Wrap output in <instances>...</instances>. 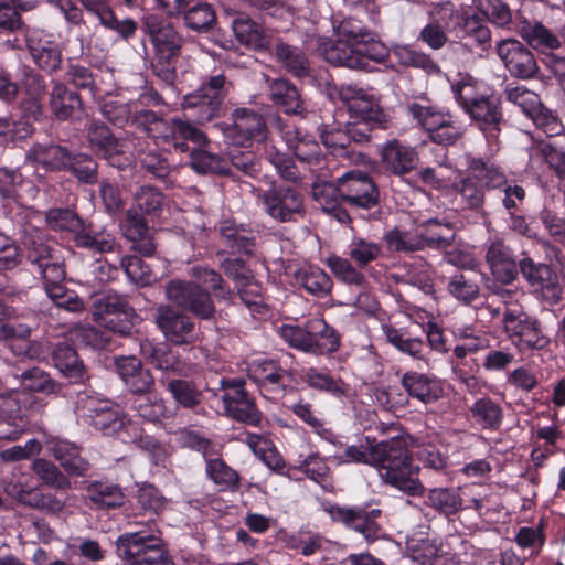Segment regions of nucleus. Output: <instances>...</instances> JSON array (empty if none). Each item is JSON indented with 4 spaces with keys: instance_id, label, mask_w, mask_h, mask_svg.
Returning a JSON list of instances; mask_svg holds the SVG:
<instances>
[{
    "instance_id": "nucleus-57",
    "label": "nucleus",
    "mask_w": 565,
    "mask_h": 565,
    "mask_svg": "<svg viewBox=\"0 0 565 565\" xmlns=\"http://www.w3.org/2000/svg\"><path fill=\"white\" fill-rule=\"evenodd\" d=\"M32 469L43 483L50 488L56 490H70L72 488L70 478L57 466L46 459L39 458L34 460Z\"/></svg>"
},
{
    "instance_id": "nucleus-64",
    "label": "nucleus",
    "mask_w": 565,
    "mask_h": 565,
    "mask_svg": "<svg viewBox=\"0 0 565 565\" xmlns=\"http://www.w3.org/2000/svg\"><path fill=\"white\" fill-rule=\"evenodd\" d=\"M448 292L457 300L469 303L479 296V285L470 276L456 274L450 277L447 285Z\"/></svg>"
},
{
    "instance_id": "nucleus-19",
    "label": "nucleus",
    "mask_w": 565,
    "mask_h": 565,
    "mask_svg": "<svg viewBox=\"0 0 565 565\" xmlns=\"http://www.w3.org/2000/svg\"><path fill=\"white\" fill-rule=\"evenodd\" d=\"M328 512L333 521L360 533L367 542H374L382 536V526L367 518L365 507L333 505Z\"/></svg>"
},
{
    "instance_id": "nucleus-8",
    "label": "nucleus",
    "mask_w": 565,
    "mask_h": 565,
    "mask_svg": "<svg viewBox=\"0 0 565 565\" xmlns=\"http://www.w3.org/2000/svg\"><path fill=\"white\" fill-rule=\"evenodd\" d=\"M340 201L351 211H369L380 204V191L365 172L352 170L339 178Z\"/></svg>"
},
{
    "instance_id": "nucleus-49",
    "label": "nucleus",
    "mask_w": 565,
    "mask_h": 565,
    "mask_svg": "<svg viewBox=\"0 0 565 565\" xmlns=\"http://www.w3.org/2000/svg\"><path fill=\"white\" fill-rule=\"evenodd\" d=\"M386 247L393 253H414L424 250L422 236L419 228L416 227L413 231H404L399 228H393L385 233L383 237Z\"/></svg>"
},
{
    "instance_id": "nucleus-28",
    "label": "nucleus",
    "mask_w": 565,
    "mask_h": 565,
    "mask_svg": "<svg viewBox=\"0 0 565 565\" xmlns=\"http://www.w3.org/2000/svg\"><path fill=\"white\" fill-rule=\"evenodd\" d=\"M218 233L222 244L232 254L250 255L255 247V233L244 224H237L233 220H225L220 223Z\"/></svg>"
},
{
    "instance_id": "nucleus-18",
    "label": "nucleus",
    "mask_w": 565,
    "mask_h": 565,
    "mask_svg": "<svg viewBox=\"0 0 565 565\" xmlns=\"http://www.w3.org/2000/svg\"><path fill=\"white\" fill-rule=\"evenodd\" d=\"M232 30L236 41L256 52H266L270 49L275 33L249 18L239 14L232 20Z\"/></svg>"
},
{
    "instance_id": "nucleus-35",
    "label": "nucleus",
    "mask_w": 565,
    "mask_h": 565,
    "mask_svg": "<svg viewBox=\"0 0 565 565\" xmlns=\"http://www.w3.org/2000/svg\"><path fill=\"white\" fill-rule=\"evenodd\" d=\"M86 138L89 148L108 162L120 152L118 139L103 122L92 121L87 127Z\"/></svg>"
},
{
    "instance_id": "nucleus-60",
    "label": "nucleus",
    "mask_w": 565,
    "mask_h": 565,
    "mask_svg": "<svg viewBox=\"0 0 565 565\" xmlns=\"http://www.w3.org/2000/svg\"><path fill=\"white\" fill-rule=\"evenodd\" d=\"M196 146L190 151V167L198 173H226L225 161Z\"/></svg>"
},
{
    "instance_id": "nucleus-37",
    "label": "nucleus",
    "mask_w": 565,
    "mask_h": 565,
    "mask_svg": "<svg viewBox=\"0 0 565 565\" xmlns=\"http://www.w3.org/2000/svg\"><path fill=\"white\" fill-rule=\"evenodd\" d=\"M24 431V420L15 399L0 397V440H15Z\"/></svg>"
},
{
    "instance_id": "nucleus-21",
    "label": "nucleus",
    "mask_w": 565,
    "mask_h": 565,
    "mask_svg": "<svg viewBox=\"0 0 565 565\" xmlns=\"http://www.w3.org/2000/svg\"><path fill=\"white\" fill-rule=\"evenodd\" d=\"M120 228L122 235L132 243L136 252L145 256H151L156 252L152 234L137 209L130 207L126 211Z\"/></svg>"
},
{
    "instance_id": "nucleus-5",
    "label": "nucleus",
    "mask_w": 565,
    "mask_h": 565,
    "mask_svg": "<svg viewBox=\"0 0 565 565\" xmlns=\"http://www.w3.org/2000/svg\"><path fill=\"white\" fill-rule=\"evenodd\" d=\"M75 411L79 417L104 435H120L130 426L126 416L110 401L102 399L86 391L77 393Z\"/></svg>"
},
{
    "instance_id": "nucleus-51",
    "label": "nucleus",
    "mask_w": 565,
    "mask_h": 565,
    "mask_svg": "<svg viewBox=\"0 0 565 565\" xmlns=\"http://www.w3.org/2000/svg\"><path fill=\"white\" fill-rule=\"evenodd\" d=\"M167 391L177 404L184 408H194L203 399V392L194 381L172 379L167 383Z\"/></svg>"
},
{
    "instance_id": "nucleus-2",
    "label": "nucleus",
    "mask_w": 565,
    "mask_h": 565,
    "mask_svg": "<svg viewBox=\"0 0 565 565\" xmlns=\"http://www.w3.org/2000/svg\"><path fill=\"white\" fill-rule=\"evenodd\" d=\"M342 462L373 466L377 468L385 483L409 495L423 494L425 490L417 477L419 467L412 465L407 443L402 437H394L369 447L348 446Z\"/></svg>"
},
{
    "instance_id": "nucleus-31",
    "label": "nucleus",
    "mask_w": 565,
    "mask_h": 565,
    "mask_svg": "<svg viewBox=\"0 0 565 565\" xmlns=\"http://www.w3.org/2000/svg\"><path fill=\"white\" fill-rule=\"evenodd\" d=\"M52 359L56 369L70 382L81 383L88 380V372L71 344L66 342L56 343L52 350Z\"/></svg>"
},
{
    "instance_id": "nucleus-23",
    "label": "nucleus",
    "mask_w": 565,
    "mask_h": 565,
    "mask_svg": "<svg viewBox=\"0 0 565 565\" xmlns=\"http://www.w3.org/2000/svg\"><path fill=\"white\" fill-rule=\"evenodd\" d=\"M268 95L271 103L287 115L305 117L308 113L306 100L296 85L288 79H273L268 85Z\"/></svg>"
},
{
    "instance_id": "nucleus-40",
    "label": "nucleus",
    "mask_w": 565,
    "mask_h": 565,
    "mask_svg": "<svg viewBox=\"0 0 565 565\" xmlns=\"http://www.w3.org/2000/svg\"><path fill=\"white\" fill-rule=\"evenodd\" d=\"M50 109L60 120L68 119L75 110L82 108L77 93L70 90L63 83L55 82L50 93Z\"/></svg>"
},
{
    "instance_id": "nucleus-46",
    "label": "nucleus",
    "mask_w": 565,
    "mask_h": 565,
    "mask_svg": "<svg viewBox=\"0 0 565 565\" xmlns=\"http://www.w3.org/2000/svg\"><path fill=\"white\" fill-rule=\"evenodd\" d=\"M427 504L447 518L462 510V498L459 488L437 487L428 491Z\"/></svg>"
},
{
    "instance_id": "nucleus-4",
    "label": "nucleus",
    "mask_w": 565,
    "mask_h": 565,
    "mask_svg": "<svg viewBox=\"0 0 565 565\" xmlns=\"http://www.w3.org/2000/svg\"><path fill=\"white\" fill-rule=\"evenodd\" d=\"M115 544L118 557L129 565H174L161 537L147 531L126 532Z\"/></svg>"
},
{
    "instance_id": "nucleus-32",
    "label": "nucleus",
    "mask_w": 565,
    "mask_h": 565,
    "mask_svg": "<svg viewBox=\"0 0 565 565\" xmlns=\"http://www.w3.org/2000/svg\"><path fill=\"white\" fill-rule=\"evenodd\" d=\"M36 6L35 0H9V2L0 0V34H25L28 26L20 11H32Z\"/></svg>"
},
{
    "instance_id": "nucleus-3",
    "label": "nucleus",
    "mask_w": 565,
    "mask_h": 565,
    "mask_svg": "<svg viewBox=\"0 0 565 565\" xmlns=\"http://www.w3.org/2000/svg\"><path fill=\"white\" fill-rule=\"evenodd\" d=\"M468 175L452 183L465 207L479 212L484 203L486 189L505 185V175L495 166L481 158L468 157Z\"/></svg>"
},
{
    "instance_id": "nucleus-24",
    "label": "nucleus",
    "mask_w": 565,
    "mask_h": 565,
    "mask_svg": "<svg viewBox=\"0 0 565 565\" xmlns=\"http://www.w3.org/2000/svg\"><path fill=\"white\" fill-rule=\"evenodd\" d=\"M83 490L90 505L97 510H113L124 505L125 493L119 484L94 480L83 482Z\"/></svg>"
},
{
    "instance_id": "nucleus-14",
    "label": "nucleus",
    "mask_w": 565,
    "mask_h": 565,
    "mask_svg": "<svg viewBox=\"0 0 565 565\" xmlns=\"http://www.w3.org/2000/svg\"><path fill=\"white\" fill-rule=\"evenodd\" d=\"M518 269L534 291L541 292L547 302L554 305L561 300L562 287L558 277L548 265L524 257L519 262Z\"/></svg>"
},
{
    "instance_id": "nucleus-16",
    "label": "nucleus",
    "mask_w": 565,
    "mask_h": 565,
    "mask_svg": "<svg viewBox=\"0 0 565 565\" xmlns=\"http://www.w3.org/2000/svg\"><path fill=\"white\" fill-rule=\"evenodd\" d=\"M142 32L149 38L153 51H181L184 38L179 33L171 17L149 13L142 18Z\"/></svg>"
},
{
    "instance_id": "nucleus-36",
    "label": "nucleus",
    "mask_w": 565,
    "mask_h": 565,
    "mask_svg": "<svg viewBox=\"0 0 565 565\" xmlns=\"http://www.w3.org/2000/svg\"><path fill=\"white\" fill-rule=\"evenodd\" d=\"M140 354L153 367L166 372H180L179 356L167 343H152L145 339L139 343Z\"/></svg>"
},
{
    "instance_id": "nucleus-63",
    "label": "nucleus",
    "mask_w": 565,
    "mask_h": 565,
    "mask_svg": "<svg viewBox=\"0 0 565 565\" xmlns=\"http://www.w3.org/2000/svg\"><path fill=\"white\" fill-rule=\"evenodd\" d=\"M408 113L429 132V137L451 117L450 114L437 111L417 103L408 106Z\"/></svg>"
},
{
    "instance_id": "nucleus-20",
    "label": "nucleus",
    "mask_w": 565,
    "mask_h": 565,
    "mask_svg": "<svg viewBox=\"0 0 565 565\" xmlns=\"http://www.w3.org/2000/svg\"><path fill=\"white\" fill-rule=\"evenodd\" d=\"M276 62L289 74L302 78L310 73V63L303 50L291 45L280 36H274L267 51Z\"/></svg>"
},
{
    "instance_id": "nucleus-48",
    "label": "nucleus",
    "mask_w": 565,
    "mask_h": 565,
    "mask_svg": "<svg viewBox=\"0 0 565 565\" xmlns=\"http://www.w3.org/2000/svg\"><path fill=\"white\" fill-rule=\"evenodd\" d=\"M146 140L135 138L132 140L134 150L138 154L141 167L151 173L154 178L164 181L170 174V164L162 154L156 150H146Z\"/></svg>"
},
{
    "instance_id": "nucleus-45",
    "label": "nucleus",
    "mask_w": 565,
    "mask_h": 565,
    "mask_svg": "<svg viewBox=\"0 0 565 565\" xmlns=\"http://www.w3.org/2000/svg\"><path fill=\"white\" fill-rule=\"evenodd\" d=\"M248 376L259 386H282L287 372L274 360H254L248 366Z\"/></svg>"
},
{
    "instance_id": "nucleus-41",
    "label": "nucleus",
    "mask_w": 565,
    "mask_h": 565,
    "mask_svg": "<svg viewBox=\"0 0 565 565\" xmlns=\"http://www.w3.org/2000/svg\"><path fill=\"white\" fill-rule=\"evenodd\" d=\"M418 228L424 249H446L454 243L455 232L449 223H441L430 218L419 225Z\"/></svg>"
},
{
    "instance_id": "nucleus-11",
    "label": "nucleus",
    "mask_w": 565,
    "mask_h": 565,
    "mask_svg": "<svg viewBox=\"0 0 565 565\" xmlns=\"http://www.w3.org/2000/svg\"><path fill=\"white\" fill-rule=\"evenodd\" d=\"M223 391L222 401L225 413L237 422L258 426L262 422V413L253 398L245 390V382L241 379L221 380Z\"/></svg>"
},
{
    "instance_id": "nucleus-58",
    "label": "nucleus",
    "mask_w": 565,
    "mask_h": 565,
    "mask_svg": "<svg viewBox=\"0 0 565 565\" xmlns=\"http://www.w3.org/2000/svg\"><path fill=\"white\" fill-rule=\"evenodd\" d=\"M67 170L82 183L94 184L98 181V163L90 154L70 152Z\"/></svg>"
},
{
    "instance_id": "nucleus-34",
    "label": "nucleus",
    "mask_w": 565,
    "mask_h": 565,
    "mask_svg": "<svg viewBox=\"0 0 565 565\" xmlns=\"http://www.w3.org/2000/svg\"><path fill=\"white\" fill-rule=\"evenodd\" d=\"M6 491L19 502L46 513L56 514L63 511L65 502L53 493L26 490L22 486H9Z\"/></svg>"
},
{
    "instance_id": "nucleus-54",
    "label": "nucleus",
    "mask_w": 565,
    "mask_h": 565,
    "mask_svg": "<svg viewBox=\"0 0 565 565\" xmlns=\"http://www.w3.org/2000/svg\"><path fill=\"white\" fill-rule=\"evenodd\" d=\"M182 106L199 124L209 122L222 113V107L216 102H212L196 92L186 95Z\"/></svg>"
},
{
    "instance_id": "nucleus-10",
    "label": "nucleus",
    "mask_w": 565,
    "mask_h": 565,
    "mask_svg": "<svg viewBox=\"0 0 565 565\" xmlns=\"http://www.w3.org/2000/svg\"><path fill=\"white\" fill-rule=\"evenodd\" d=\"M154 323L166 341L173 345H191L198 340L193 318L171 305H160L156 309Z\"/></svg>"
},
{
    "instance_id": "nucleus-55",
    "label": "nucleus",
    "mask_w": 565,
    "mask_h": 565,
    "mask_svg": "<svg viewBox=\"0 0 565 565\" xmlns=\"http://www.w3.org/2000/svg\"><path fill=\"white\" fill-rule=\"evenodd\" d=\"M181 51H153L150 60L152 74L163 83L171 85L177 78V60Z\"/></svg>"
},
{
    "instance_id": "nucleus-42",
    "label": "nucleus",
    "mask_w": 565,
    "mask_h": 565,
    "mask_svg": "<svg viewBox=\"0 0 565 565\" xmlns=\"http://www.w3.org/2000/svg\"><path fill=\"white\" fill-rule=\"evenodd\" d=\"M190 276L201 287L205 286L212 297L218 301H232L234 291L226 285L221 274L213 268L193 266L190 268Z\"/></svg>"
},
{
    "instance_id": "nucleus-50",
    "label": "nucleus",
    "mask_w": 565,
    "mask_h": 565,
    "mask_svg": "<svg viewBox=\"0 0 565 565\" xmlns=\"http://www.w3.org/2000/svg\"><path fill=\"white\" fill-rule=\"evenodd\" d=\"M295 278L303 289L316 297H323L331 292V278L319 267H303L296 273Z\"/></svg>"
},
{
    "instance_id": "nucleus-30",
    "label": "nucleus",
    "mask_w": 565,
    "mask_h": 565,
    "mask_svg": "<svg viewBox=\"0 0 565 565\" xmlns=\"http://www.w3.org/2000/svg\"><path fill=\"white\" fill-rule=\"evenodd\" d=\"M382 162L386 170L395 175L411 172L417 164V152L414 148L393 139L383 146Z\"/></svg>"
},
{
    "instance_id": "nucleus-39",
    "label": "nucleus",
    "mask_w": 565,
    "mask_h": 565,
    "mask_svg": "<svg viewBox=\"0 0 565 565\" xmlns=\"http://www.w3.org/2000/svg\"><path fill=\"white\" fill-rule=\"evenodd\" d=\"M164 143L171 145L178 140H190L195 146L207 142L206 136L191 122L173 117L160 129V137Z\"/></svg>"
},
{
    "instance_id": "nucleus-59",
    "label": "nucleus",
    "mask_w": 565,
    "mask_h": 565,
    "mask_svg": "<svg viewBox=\"0 0 565 565\" xmlns=\"http://www.w3.org/2000/svg\"><path fill=\"white\" fill-rule=\"evenodd\" d=\"M206 473L215 484L221 486L223 489L236 491L239 488L238 473L222 459L206 460Z\"/></svg>"
},
{
    "instance_id": "nucleus-25",
    "label": "nucleus",
    "mask_w": 565,
    "mask_h": 565,
    "mask_svg": "<svg viewBox=\"0 0 565 565\" xmlns=\"http://www.w3.org/2000/svg\"><path fill=\"white\" fill-rule=\"evenodd\" d=\"M487 264L493 277L501 284L508 285L518 276V266L510 247L501 241L489 245L486 254Z\"/></svg>"
},
{
    "instance_id": "nucleus-13",
    "label": "nucleus",
    "mask_w": 565,
    "mask_h": 565,
    "mask_svg": "<svg viewBox=\"0 0 565 565\" xmlns=\"http://www.w3.org/2000/svg\"><path fill=\"white\" fill-rule=\"evenodd\" d=\"M454 21H459L454 6L438 4L428 12V22L417 39L434 51L441 50L449 41L448 33L455 32Z\"/></svg>"
},
{
    "instance_id": "nucleus-61",
    "label": "nucleus",
    "mask_w": 565,
    "mask_h": 565,
    "mask_svg": "<svg viewBox=\"0 0 565 565\" xmlns=\"http://www.w3.org/2000/svg\"><path fill=\"white\" fill-rule=\"evenodd\" d=\"M326 264L332 274L344 284L363 287L366 282L364 275L347 258L330 256L327 258Z\"/></svg>"
},
{
    "instance_id": "nucleus-6",
    "label": "nucleus",
    "mask_w": 565,
    "mask_h": 565,
    "mask_svg": "<svg viewBox=\"0 0 565 565\" xmlns=\"http://www.w3.org/2000/svg\"><path fill=\"white\" fill-rule=\"evenodd\" d=\"M456 100L466 114L478 125L479 129L491 136L500 131L503 115L500 103L492 96H472V86L468 83L452 85Z\"/></svg>"
},
{
    "instance_id": "nucleus-56",
    "label": "nucleus",
    "mask_w": 565,
    "mask_h": 565,
    "mask_svg": "<svg viewBox=\"0 0 565 565\" xmlns=\"http://www.w3.org/2000/svg\"><path fill=\"white\" fill-rule=\"evenodd\" d=\"M183 21L186 28L193 31H206L215 22V12L207 3L194 0L184 11Z\"/></svg>"
},
{
    "instance_id": "nucleus-38",
    "label": "nucleus",
    "mask_w": 565,
    "mask_h": 565,
    "mask_svg": "<svg viewBox=\"0 0 565 565\" xmlns=\"http://www.w3.org/2000/svg\"><path fill=\"white\" fill-rule=\"evenodd\" d=\"M308 328L313 343L312 354L323 355L335 352L340 347V339L337 331L323 319L313 318L308 320Z\"/></svg>"
},
{
    "instance_id": "nucleus-17",
    "label": "nucleus",
    "mask_w": 565,
    "mask_h": 565,
    "mask_svg": "<svg viewBox=\"0 0 565 565\" xmlns=\"http://www.w3.org/2000/svg\"><path fill=\"white\" fill-rule=\"evenodd\" d=\"M232 118L233 124L222 129L228 143L235 147H246L252 139L263 136L266 124L255 110L237 108L233 111Z\"/></svg>"
},
{
    "instance_id": "nucleus-1",
    "label": "nucleus",
    "mask_w": 565,
    "mask_h": 565,
    "mask_svg": "<svg viewBox=\"0 0 565 565\" xmlns=\"http://www.w3.org/2000/svg\"><path fill=\"white\" fill-rule=\"evenodd\" d=\"M337 40L326 44L323 58L334 66L352 70H369L370 63H384L390 53L404 66L422 68L426 72L438 70L429 55L413 50L408 45L395 44L388 50L362 21L345 18L334 26Z\"/></svg>"
},
{
    "instance_id": "nucleus-62",
    "label": "nucleus",
    "mask_w": 565,
    "mask_h": 565,
    "mask_svg": "<svg viewBox=\"0 0 565 565\" xmlns=\"http://www.w3.org/2000/svg\"><path fill=\"white\" fill-rule=\"evenodd\" d=\"M45 222L54 231H65L75 235L83 218L71 209L54 207L46 212Z\"/></svg>"
},
{
    "instance_id": "nucleus-26",
    "label": "nucleus",
    "mask_w": 565,
    "mask_h": 565,
    "mask_svg": "<svg viewBox=\"0 0 565 565\" xmlns=\"http://www.w3.org/2000/svg\"><path fill=\"white\" fill-rule=\"evenodd\" d=\"M518 32L530 47L541 53L557 50L562 45L556 32L537 20L523 19L518 25Z\"/></svg>"
},
{
    "instance_id": "nucleus-7",
    "label": "nucleus",
    "mask_w": 565,
    "mask_h": 565,
    "mask_svg": "<svg viewBox=\"0 0 565 565\" xmlns=\"http://www.w3.org/2000/svg\"><path fill=\"white\" fill-rule=\"evenodd\" d=\"M166 298L201 320H212L216 307L211 292L192 280L173 279L164 286Z\"/></svg>"
},
{
    "instance_id": "nucleus-22",
    "label": "nucleus",
    "mask_w": 565,
    "mask_h": 565,
    "mask_svg": "<svg viewBox=\"0 0 565 565\" xmlns=\"http://www.w3.org/2000/svg\"><path fill=\"white\" fill-rule=\"evenodd\" d=\"M70 152L57 143H34L25 153V162L46 172L64 171L68 168Z\"/></svg>"
},
{
    "instance_id": "nucleus-12",
    "label": "nucleus",
    "mask_w": 565,
    "mask_h": 565,
    "mask_svg": "<svg viewBox=\"0 0 565 565\" xmlns=\"http://www.w3.org/2000/svg\"><path fill=\"white\" fill-rule=\"evenodd\" d=\"M495 52L512 77L531 79L540 71L534 53L516 39L501 40Z\"/></svg>"
},
{
    "instance_id": "nucleus-29",
    "label": "nucleus",
    "mask_w": 565,
    "mask_h": 565,
    "mask_svg": "<svg viewBox=\"0 0 565 565\" xmlns=\"http://www.w3.org/2000/svg\"><path fill=\"white\" fill-rule=\"evenodd\" d=\"M74 242L77 247L100 254L110 253L116 246V237L110 231L84 220L74 236Z\"/></svg>"
},
{
    "instance_id": "nucleus-33",
    "label": "nucleus",
    "mask_w": 565,
    "mask_h": 565,
    "mask_svg": "<svg viewBox=\"0 0 565 565\" xmlns=\"http://www.w3.org/2000/svg\"><path fill=\"white\" fill-rule=\"evenodd\" d=\"M221 269L226 277L235 282V287L237 288V292L242 301L247 306L256 303V301L247 299V295H258L259 286L253 281L249 269L244 260L241 258H226L221 263Z\"/></svg>"
},
{
    "instance_id": "nucleus-27",
    "label": "nucleus",
    "mask_w": 565,
    "mask_h": 565,
    "mask_svg": "<svg viewBox=\"0 0 565 565\" xmlns=\"http://www.w3.org/2000/svg\"><path fill=\"white\" fill-rule=\"evenodd\" d=\"M401 384L408 396L420 401L424 404H430L438 401L444 393L441 383L435 376H428L424 373L414 371L406 372L401 380Z\"/></svg>"
},
{
    "instance_id": "nucleus-53",
    "label": "nucleus",
    "mask_w": 565,
    "mask_h": 565,
    "mask_svg": "<svg viewBox=\"0 0 565 565\" xmlns=\"http://www.w3.org/2000/svg\"><path fill=\"white\" fill-rule=\"evenodd\" d=\"M93 317L98 321L104 316H131V307L129 306L126 297L116 292H108L99 295L93 301Z\"/></svg>"
},
{
    "instance_id": "nucleus-52",
    "label": "nucleus",
    "mask_w": 565,
    "mask_h": 565,
    "mask_svg": "<svg viewBox=\"0 0 565 565\" xmlns=\"http://www.w3.org/2000/svg\"><path fill=\"white\" fill-rule=\"evenodd\" d=\"M386 341L399 352L415 360H425V344L419 338H412L392 326H383Z\"/></svg>"
},
{
    "instance_id": "nucleus-44",
    "label": "nucleus",
    "mask_w": 565,
    "mask_h": 565,
    "mask_svg": "<svg viewBox=\"0 0 565 565\" xmlns=\"http://www.w3.org/2000/svg\"><path fill=\"white\" fill-rule=\"evenodd\" d=\"M28 46L32 60L41 70L53 73L61 68L62 50L56 42L50 40L29 41Z\"/></svg>"
},
{
    "instance_id": "nucleus-43",
    "label": "nucleus",
    "mask_w": 565,
    "mask_h": 565,
    "mask_svg": "<svg viewBox=\"0 0 565 565\" xmlns=\"http://www.w3.org/2000/svg\"><path fill=\"white\" fill-rule=\"evenodd\" d=\"M26 257L33 266H39L58 255L55 243L50 241L41 231L26 232L23 239Z\"/></svg>"
},
{
    "instance_id": "nucleus-15",
    "label": "nucleus",
    "mask_w": 565,
    "mask_h": 565,
    "mask_svg": "<svg viewBox=\"0 0 565 565\" xmlns=\"http://www.w3.org/2000/svg\"><path fill=\"white\" fill-rule=\"evenodd\" d=\"M266 213L276 221L291 222L303 212L301 194L294 188H271L262 195Z\"/></svg>"
},
{
    "instance_id": "nucleus-9",
    "label": "nucleus",
    "mask_w": 565,
    "mask_h": 565,
    "mask_svg": "<svg viewBox=\"0 0 565 565\" xmlns=\"http://www.w3.org/2000/svg\"><path fill=\"white\" fill-rule=\"evenodd\" d=\"M338 92L341 100L347 104L350 119L375 124L382 129L387 127L388 117L372 89H364L355 84H341Z\"/></svg>"
},
{
    "instance_id": "nucleus-47",
    "label": "nucleus",
    "mask_w": 565,
    "mask_h": 565,
    "mask_svg": "<svg viewBox=\"0 0 565 565\" xmlns=\"http://www.w3.org/2000/svg\"><path fill=\"white\" fill-rule=\"evenodd\" d=\"M469 411L473 420L483 429L498 430L502 424L503 411L490 397L477 399Z\"/></svg>"
}]
</instances>
